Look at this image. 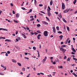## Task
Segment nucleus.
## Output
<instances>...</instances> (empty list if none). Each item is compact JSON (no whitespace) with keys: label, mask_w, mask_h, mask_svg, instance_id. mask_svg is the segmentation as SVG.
<instances>
[{"label":"nucleus","mask_w":77,"mask_h":77,"mask_svg":"<svg viewBox=\"0 0 77 77\" xmlns=\"http://www.w3.org/2000/svg\"><path fill=\"white\" fill-rule=\"evenodd\" d=\"M42 23L43 24H44V25H48V23L45 21H42Z\"/></svg>","instance_id":"20e7f679"},{"label":"nucleus","mask_w":77,"mask_h":77,"mask_svg":"<svg viewBox=\"0 0 77 77\" xmlns=\"http://www.w3.org/2000/svg\"><path fill=\"white\" fill-rule=\"evenodd\" d=\"M53 32H54V33H56V29H55V27H53Z\"/></svg>","instance_id":"423d86ee"},{"label":"nucleus","mask_w":77,"mask_h":77,"mask_svg":"<svg viewBox=\"0 0 77 77\" xmlns=\"http://www.w3.org/2000/svg\"><path fill=\"white\" fill-rule=\"evenodd\" d=\"M54 13L55 14H57V15L58 14V12H55Z\"/></svg>","instance_id":"864d4df0"},{"label":"nucleus","mask_w":77,"mask_h":77,"mask_svg":"<svg viewBox=\"0 0 77 77\" xmlns=\"http://www.w3.org/2000/svg\"><path fill=\"white\" fill-rule=\"evenodd\" d=\"M47 8V6L46 5H45V9H46V8Z\"/></svg>","instance_id":"052dcab7"},{"label":"nucleus","mask_w":77,"mask_h":77,"mask_svg":"<svg viewBox=\"0 0 77 77\" xmlns=\"http://www.w3.org/2000/svg\"><path fill=\"white\" fill-rule=\"evenodd\" d=\"M40 36H41V34H39L38 35L37 38L38 39H40V38L39 37Z\"/></svg>","instance_id":"4468645a"},{"label":"nucleus","mask_w":77,"mask_h":77,"mask_svg":"<svg viewBox=\"0 0 77 77\" xmlns=\"http://www.w3.org/2000/svg\"><path fill=\"white\" fill-rule=\"evenodd\" d=\"M56 59L55 60V61L56 62H59V59H58L57 58H56Z\"/></svg>","instance_id":"a211bd4d"},{"label":"nucleus","mask_w":77,"mask_h":77,"mask_svg":"<svg viewBox=\"0 0 77 77\" xmlns=\"http://www.w3.org/2000/svg\"><path fill=\"white\" fill-rule=\"evenodd\" d=\"M21 35H23V37L24 38H25V39H26V38H27V37H26V36L24 34L22 33Z\"/></svg>","instance_id":"9d476101"},{"label":"nucleus","mask_w":77,"mask_h":77,"mask_svg":"<svg viewBox=\"0 0 77 77\" xmlns=\"http://www.w3.org/2000/svg\"><path fill=\"white\" fill-rule=\"evenodd\" d=\"M77 2V0H74V1L73 2V3L74 5H75V3Z\"/></svg>","instance_id":"412c9836"},{"label":"nucleus","mask_w":77,"mask_h":77,"mask_svg":"<svg viewBox=\"0 0 77 77\" xmlns=\"http://www.w3.org/2000/svg\"><path fill=\"white\" fill-rule=\"evenodd\" d=\"M58 68H62H62H63V66H58Z\"/></svg>","instance_id":"c756f323"},{"label":"nucleus","mask_w":77,"mask_h":77,"mask_svg":"<svg viewBox=\"0 0 77 77\" xmlns=\"http://www.w3.org/2000/svg\"><path fill=\"white\" fill-rule=\"evenodd\" d=\"M65 44H66L68 43V41H66V42H65Z\"/></svg>","instance_id":"e2e57ef3"},{"label":"nucleus","mask_w":77,"mask_h":77,"mask_svg":"<svg viewBox=\"0 0 77 77\" xmlns=\"http://www.w3.org/2000/svg\"><path fill=\"white\" fill-rule=\"evenodd\" d=\"M22 71H25V67H23L22 68Z\"/></svg>","instance_id":"c85d7f7f"},{"label":"nucleus","mask_w":77,"mask_h":77,"mask_svg":"<svg viewBox=\"0 0 77 77\" xmlns=\"http://www.w3.org/2000/svg\"><path fill=\"white\" fill-rule=\"evenodd\" d=\"M32 9H30L29 11L28 12H27V14H29V13H30V12H32Z\"/></svg>","instance_id":"6ab92c4d"},{"label":"nucleus","mask_w":77,"mask_h":77,"mask_svg":"<svg viewBox=\"0 0 77 77\" xmlns=\"http://www.w3.org/2000/svg\"><path fill=\"white\" fill-rule=\"evenodd\" d=\"M7 53L8 54H10V53H11V52H10V51H7Z\"/></svg>","instance_id":"603ef678"},{"label":"nucleus","mask_w":77,"mask_h":77,"mask_svg":"<svg viewBox=\"0 0 77 77\" xmlns=\"http://www.w3.org/2000/svg\"><path fill=\"white\" fill-rule=\"evenodd\" d=\"M54 65L56 64V62L54 61V62H53V63H52Z\"/></svg>","instance_id":"de8ad7c7"},{"label":"nucleus","mask_w":77,"mask_h":77,"mask_svg":"<svg viewBox=\"0 0 77 77\" xmlns=\"http://www.w3.org/2000/svg\"><path fill=\"white\" fill-rule=\"evenodd\" d=\"M35 2H34V3L35 4H36V0H34Z\"/></svg>","instance_id":"49530a36"},{"label":"nucleus","mask_w":77,"mask_h":77,"mask_svg":"<svg viewBox=\"0 0 77 77\" xmlns=\"http://www.w3.org/2000/svg\"><path fill=\"white\" fill-rule=\"evenodd\" d=\"M41 26V25L40 24H38L37 25V27H40Z\"/></svg>","instance_id":"2f4dec72"},{"label":"nucleus","mask_w":77,"mask_h":77,"mask_svg":"<svg viewBox=\"0 0 77 77\" xmlns=\"http://www.w3.org/2000/svg\"><path fill=\"white\" fill-rule=\"evenodd\" d=\"M39 15H41V16H43V14H41L40 13H39Z\"/></svg>","instance_id":"3c124183"},{"label":"nucleus","mask_w":77,"mask_h":77,"mask_svg":"<svg viewBox=\"0 0 77 77\" xmlns=\"http://www.w3.org/2000/svg\"><path fill=\"white\" fill-rule=\"evenodd\" d=\"M69 38H67V40H66V41H69Z\"/></svg>","instance_id":"8fccbe9b"},{"label":"nucleus","mask_w":77,"mask_h":77,"mask_svg":"<svg viewBox=\"0 0 77 77\" xmlns=\"http://www.w3.org/2000/svg\"><path fill=\"white\" fill-rule=\"evenodd\" d=\"M77 10L75 12L74 14H77Z\"/></svg>","instance_id":"338daca9"},{"label":"nucleus","mask_w":77,"mask_h":77,"mask_svg":"<svg viewBox=\"0 0 77 77\" xmlns=\"http://www.w3.org/2000/svg\"><path fill=\"white\" fill-rule=\"evenodd\" d=\"M72 74H73V75H75V73L74 72H73L72 73Z\"/></svg>","instance_id":"bf43d9fd"},{"label":"nucleus","mask_w":77,"mask_h":77,"mask_svg":"<svg viewBox=\"0 0 77 77\" xmlns=\"http://www.w3.org/2000/svg\"><path fill=\"white\" fill-rule=\"evenodd\" d=\"M33 20H34V18H32V19H31V20H30V21H33Z\"/></svg>","instance_id":"ea45409f"},{"label":"nucleus","mask_w":77,"mask_h":77,"mask_svg":"<svg viewBox=\"0 0 77 77\" xmlns=\"http://www.w3.org/2000/svg\"><path fill=\"white\" fill-rule=\"evenodd\" d=\"M44 35L45 36H48V33H47V31H44Z\"/></svg>","instance_id":"7ed1b4c3"},{"label":"nucleus","mask_w":77,"mask_h":77,"mask_svg":"<svg viewBox=\"0 0 77 77\" xmlns=\"http://www.w3.org/2000/svg\"><path fill=\"white\" fill-rule=\"evenodd\" d=\"M16 17H17V18H18L20 17V14L17 13L16 15Z\"/></svg>","instance_id":"dca6fc26"},{"label":"nucleus","mask_w":77,"mask_h":77,"mask_svg":"<svg viewBox=\"0 0 77 77\" xmlns=\"http://www.w3.org/2000/svg\"><path fill=\"white\" fill-rule=\"evenodd\" d=\"M24 58H25V59H28V60H29V58L27 57H25Z\"/></svg>","instance_id":"c9c22d12"},{"label":"nucleus","mask_w":77,"mask_h":77,"mask_svg":"<svg viewBox=\"0 0 77 77\" xmlns=\"http://www.w3.org/2000/svg\"><path fill=\"white\" fill-rule=\"evenodd\" d=\"M22 9H23V10H26V8H24L22 7L21 8Z\"/></svg>","instance_id":"f704fd0d"},{"label":"nucleus","mask_w":77,"mask_h":77,"mask_svg":"<svg viewBox=\"0 0 77 77\" xmlns=\"http://www.w3.org/2000/svg\"><path fill=\"white\" fill-rule=\"evenodd\" d=\"M5 41L6 42H11V40L6 39L5 40Z\"/></svg>","instance_id":"9b49d317"},{"label":"nucleus","mask_w":77,"mask_h":77,"mask_svg":"<svg viewBox=\"0 0 77 77\" xmlns=\"http://www.w3.org/2000/svg\"><path fill=\"white\" fill-rule=\"evenodd\" d=\"M33 49L34 50H36V47H33Z\"/></svg>","instance_id":"e433bc0d"},{"label":"nucleus","mask_w":77,"mask_h":77,"mask_svg":"<svg viewBox=\"0 0 77 77\" xmlns=\"http://www.w3.org/2000/svg\"><path fill=\"white\" fill-rule=\"evenodd\" d=\"M65 4H64V3L62 2V9H63V10L65 9Z\"/></svg>","instance_id":"f03ea898"},{"label":"nucleus","mask_w":77,"mask_h":77,"mask_svg":"<svg viewBox=\"0 0 77 77\" xmlns=\"http://www.w3.org/2000/svg\"><path fill=\"white\" fill-rule=\"evenodd\" d=\"M71 59V57H68V59L67 60V61H70V59Z\"/></svg>","instance_id":"b1692460"},{"label":"nucleus","mask_w":77,"mask_h":77,"mask_svg":"<svg viewBox=\"0 0 77 77\" xmlns=\"http://www.w3.org/2000/svg\"><path fill=\"white\" fill-rule=\"evenodd\" d=\"M71 66H75V64H71Z\"/></svg>","instance_id":"680f3d73"},{"label":"nucleus","mask_w":77,"mask_h":77,"mask_svg":"<svg viewBox=\"0 0 77 77\" xmlns=\"http://www.w3.org/2000/svg\"><path fill=\"white\" fill-rule=\"evenodd\" d=\"M56 29L57 30H59V26H57Z\"/></svg>","instance_id":"7c9ffc66"},{"label":"nucleus","mask_w":77,"mask_h":77,"mask_svg":"<svg viewBox=\"0 0 77 77\" xmlns=\"http://www.w3.org/2000/svg\"><path fill=\"white\" fill-rule=\"evenodd\" d=\"M61 47L62 48H63L64 47H66V45H61Z\"/></svg>","instance_id":"a878e982"},{"label":"nucleus","mask_w":77,"mask_h":77,"mask_svg":"<svg viewBox=\"0 0 77 77\" xmlns=\"http://www.w3.org/2000/svg\"><path fill=\"white\" fill-rule=\"evenodd\" d=\"M62 19L63 20V21H64V22H65V23H67V22H66V21L65 20L64 18H62Z\"/></svg>","instance_id":"aec40b11"},{"label":"nucleus","mask_w":77,"mask_h":77,"mask_svg":"<svg viewBox=\"0 0 77 77\" xmlns=\"http://www.w3.org/2000/svg\"><path fill=\"white\" fill-rule=\"evenodd\" d=\"M71 54H75V53H74V52H72L71 53Z\"/></svg>","instance_id":"69168bd1"},{"label":"nucleus","mask_w":77,"mask_h":77,"mask_svg":"<svg viewBox=\"0 0 77 77\" xmlns=\"http://www.w3.org/2000/svg\"><path fill=\"white\" fill-rule=\"evenodd\" d=\"M48 15L50 17L51 16V13H50V12L48 13Z\"/></svg>","instance_id":"f3484780"},{"label":"nucleus","mask_w":77,"mask_h":77,"mask_svg":"<svg viewBox=\"0 0 77 77\" xmlns=\"http://www.w3.org/2000/svg\"><path fill=\"white\" fill-rule=\"evenodd\" d=\"M58 17H59L60 18H62V14H61V13H60V14L58 15Z\"/></svg>","instance_id":"6e6552de"},{"label":"nucleus","mask_w":77,"mask_h":77,"mask_svg":"<svg viewBox=\"0 0 77 77\" xmlns=\"http://www.w3.org/2000/svg\"><path fill=\"white\" fill-rule=\"evenodd\" d=\"M67 30H68V31H69V27L67 26Z\"/></svg>","instance_id":"473e14b6"},{"label":"nucleus","mask_w":77,"mask_h":77,"mask_svg":"<svg viewBox=\"0 0 77 77\" xmlns=\"http://www.w3.org/2000/svg\"><path fill=\"white\" fill-rule=\"evenodd\" d=\"M11 61L12 62L14 63H17V61L16 60H14V59H12L11 60Z\"/></svg>","instance_id":"1a4fd4ad"},{"label":"nucleus","mask_w":77,"mask_h":77,"mask_svg":"<svg viewBox=\"0 0 77 77\" xmlns=\"http://www.w3.org/2000/svg\"><path fill=\"white\" fill-rule=\"evenodd\" d=\"M30 34H31V35H34V33H33V32H30Z\"/></svg>","instance_id":"a19ab883"},{"label":"nucleus","mask_w":77,"mask_h":77,"mask_svg":"<svg viewBox=\"0 0 77 77\" xmlns=\"http://www.w3.org/2000/svg\"><path fill=\"white\" fill-rule=\"evenodd\" d=\"M59 38H60V40H62V39L63 38V35H61L60 36H59Z\"/></svg>","instance_id":"f8f14e48"},{"label":"nucleus","mask_w":77,"mask_h":77,"mask_svg":"<svg viewBox=\"0 0 77 77\" xmlns=\"http://www.w3.org/2000/svg\"><path fill=\"white\" fill-rule=\"evenodd\" d=\"M17 39H18V40L19 41L21 40V38H20V37H18Z\"/></svg>","instance_id":"4d7b16f0"},{"label":"nucleus","mask_w":77,"mask_h":77,"mask_svg":"<svg viewBox=\"0 0 77 77\" xmlns=\"http://www.w3.org/2000/svg\"><path fill=\"white\" fill-rule=\"evenodd\" d=\"M30 73H29L28 75L26 77H30Z\"/></svg>","instance_id":"09e8293b"},{"label":"nucleus","mask_w":77,"mask_h":77,"mask_svg":"<svg viewBox=\"0 0 77 77\" xmlns=\"http://www.w3.org/2000/svg\"><path fill=\"white\" fill-rule=\"evenodd\" d=\"M60 50L61 51H63V53H64L65 52V51H66V49H65L62 48H60Z\"/></svg>","instance_id":"f257e3e1"},{"label":"nucleus","mask_w":77,"mask_h":77,"mask_svg":"<svg viewBox=\"0 0 77 77\" xmlns=\"http://www.w3.org/2000/svg\"><path fill=\"white\" fill-rule=\"evenodd\" d=\"M0 30H4L8 32V29H4L3 28H0Z\"/></svg>","instance_id":"39448f33"},{"label":"nucleus","mask_w":77,"mask_h":77,"mask_svg":"<svg viewBox=\"0 0 77 77\" xmlns=\"http://www.w3.org/2000/svg\"><path fill=\"white\" fill-rule=\"evenodd\" d=\"M43 5L42 4H39V6H40L41 7H42V6H43Z\"/></svg>","instance_id":"58836bf2"},{"label":"nucleus","mask_w":77,"mask_h":77,"mask_svg":"<svg viewBox=\"0 0 77 77\" xmlns=\"http://www.w3.org/2000/svg\"><path fill=\"white\" fill-rule=\"evenodd\" d=\"M53 0H51L50 2V5L51 6L53 5Z\"/></svg>","instance_id":"2eb2a0df"},{"label":"nucleus","mask_w":77,"mask_h":77,"mask_svg":"<svg viewBox=\"0 0 77 77\" xmlns=\"http://www.w3.org/2000/svg\"><path fill=\"white\" fill-rule=\"evenodd\" d=\"M5 56H8V53H6L5 54Z\"/></svg>","instance_id":"6e6d98bb"},{"label":"nucleus","mask_w":77,"mask_h":77,"mask_svg":"<svg viewBox=\"0 0 77 77\" xmlns=\"http://www.w3.org/2000/svg\"><path fill=\"white\" fill-rule=\"evenodd\" d=\"M46 19H47V20H48V21H49V22H50V20L48 18V17H46Z\"/></svg>","instance_id":"4be33fe9"},{"label":"nucleus","mask_w":77,"mask_h":77,"mask_svg":"<svg viewBox=\"0 0 77 77\" xmlns=\"http://www.w3.org/2000/svg\"><path fill=\"white\" fill-rule=\"evenodd\" d=\"M17 64L18 65H19V66H21V64L19 63H17Z\"/></svg>","instance_id":"5701e85b"},{"label":"nucleus","mask_w":77,"mask_h":77,"mask_svg":"<svg viewBox=\"0 0 77 77\" xmlns=\"http://www.w3.org/2000/svg\"><path fill=\"white\" fill-rule=\"evenodd\" d=\"M34 34H35V35H37V33H38L36 32H34Z\"/></svg>","instance_id":"79ce46f5"},{"label":"nucleus","mask_w":77,"mask_h":77,"mask_svg":"<svg viewBox=\"0 0 77 77\" xmlns=\"http://www.w3.org/2000/svg\"><path fill=\"white\" fill-rule=\"evenodd\" d=\"M3 67L4 68H5L4 69L5 70L6 69V66H3Z\"/></svg>","instance_id":"13d9d810"},{"label":"nucleus","mask_w":77,"mask_h":77,"mask_svg":"<svg viewBox=\"0 0 77 77\" xmlns=\"http://www.w3.org/2000/svg\"><path fill=\"white\" fill-rule=\"evenodd\" d=\"M13 14H15V11H13Z\"/></svg>","instance_id":"774afa93"},{"label":"nucleus","mask_w":77,"mask_h":77,"mask_svg":"<svg viewBox=\"0 0 77 77\" xmlns=\"http://www.w3.org/2000/svg\"><path fill=\"white\" fill-rule=\"evenodd\" d=\"M72 51H74L75 53V52H76V51L75 50V49H74V48L73 47H72Z\"/></svg>","instance_id":"ddd939ff"},{"label":"nucleus","mask_w":77,"mask_h":77,"mask_svg":"<svg viewBox=\"0 0 77 77\" xmlns=\"http://www.w3.org/2000/svg\"><path fill=\"white\" fill-rule=\"evenodd\" d=\"M40 12H41V13H42L43 14H46V13H45L44 12H42V11H40Z\"/></svg>","instance_id":"c03bdc74"},{"label":"nucleus","mask_w":77,"mask_h":77,"mask_svg":"<svg viewBox=\"0 0 77 77\" xmlns=\"http://www.w3.org/2000/svg\"><path fill=\"white\" fill-rule=\"evenodd\" d=\"M73 60H75V61H77V58H75L74 57H73Z\"/></svg>","instance_id":"393cba45"},{"label":"nucleus","mask_w":77,"mask_h":77,"mask_svg":"<svg viewBox=\"0 0 77 77\" xmlns=\"http://www.w3.org/2000/svg\"><path fill=\"white\" fill-rule=\"evenodd\" d=\"M58 33H60V34L62 33V32L60 31H58Z\"/></svg>","instance_id":"4c0bfd02"},{"label":"nucleus","mask_w":77,"mask_h":77,"mask_svg":"<svg viewBox=\"0 0 77 77\" xmlns=\"http://www.w3.org/2000/svg\"><path fill=\"white\" fill-rule=\"evenodd\" d=\"M14 22L15 23H18V22L17 21V20H14Z\"/></svg>","instance_id":"72a5a7b5"},{"label":"nucleus","mask_w":77,"mask_h":77,"mask_svg":"<svg viewBox=\"0 0 77 77\" xmlns=\"http://www.w3.org/2000/svg\"><path fill=\"white\" fill-rule=\"evenodd\" d=\"M33 16H30V18H33Z\"/></svg>","instance_id":"0e129e2a"},{"label":"nucleus","mask_w":77,"mask_h":77,"mask_svg":"<svg viewBox=\"0 0 77 77\" xmlns=\"http://www.w3.org/2000/svg\"><path fill=\"white\" fill-rule=\"evenodd\" d=\"M69 10H68V9H66V10L64 11H63V13H66V12H69Z\"/></svg>","instance_id":"0eeeda50"},{"label":"nucleus","mask_w":77,"mask_h":77,"mask_svg":"<svg viewBox=\"0 0 77 77\" xmlns=\"http://www.w3.org/2000/svg\"><path fill=\"white\" fill-rule=\"evenodd\" d=\"M45 60H45V59H44L43 60H42V62H43V63H45Z\"/></svg>","instance_id":"cd10ccee"},{"label":"nucleus","mask_w":77,"mask_h":77,"mask_svg":"<svg viewBox=\"0 0 77 77\" xmlns=\"http://www.w3.org/2000/svg\"><path fill=\"white\" fill-rule=\"evenodd\" d=\"M47 11H48V12H50V10L49 9H48Z\"/></svg>","instance_id":"37998d69"},{"label":"nucleus","mask_w":77,"mask_h":77,"mask_svg":"<svg viewBox=\"0 0 77 77\" xmlns=\"http://www.w3.org/2000/svg\"><path fill=\"white\" fill-rule=\"evenodd\" d=\"M29 5V2L27 1V2L26 4V5L27 6V5Z\"/></svg>","instance_id":"a18cd8bd"},{"label":"nucleus","mask_w":77,"mask_h":77,"mask_svg":"<svg viewBox=\"0 0 77 77\" xmlns=\"http://www.w3.org/2000/svg\"><path fill=\"white\" fill-rule=\"evenodd\" d=\"M1 38H2V39H5V37H1Z\"/></svg>","instance_id":"5fc2aeb1"},{"label":"nucleus","mask_w":77,"mask_h":77,"mask_svg":"<svg viewBox=\"0 0 77 77\" xmlns=\"http://www.w3.org/2000/svg\"><path fill=\"white\" fill-rule=\"evenodd\" d=\"M36 32L37 33H41V32L39 30H37L36 31Z\"/></svg>","instance_id":"bb28decb"}]
</instances>
